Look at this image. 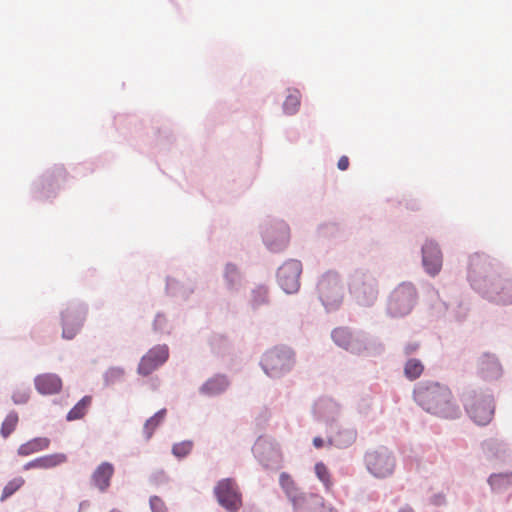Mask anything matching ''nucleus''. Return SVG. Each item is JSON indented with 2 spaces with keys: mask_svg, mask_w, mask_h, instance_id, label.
<instances>
[{
  "mask_svg": "<svg viewBox=\"0 0 512 512\" xmlns=\"http://www.w3.org/2000/svg\"><path fill=\"white\" fill-rule=\"evenodd\" d=\"M348 290L357 306L371 308L379 298V281L369 269L357 268L348 277Z\"/></svg>",
  "mask_w": 512,
  "mask_h": 512,
  "instance_id": "39448f33",
  "label": "nucleus"
},
{
  "mask_svg": "<svg viewBox=\"0 0 512 512\" xmlns=\"http://www.w3.org/2000/svg\"><path fill=\"white\" fill-rule=\"evenodd\" d=\"M78 512H80V510Z\"/></svg>",
  "mask_w": 512,
  "mask_h": 512,
  "instance_id": "4d7b16f0",
  "label": "nucleus"
},
{
  "mask_svg": "<svg viewBox=\"0 0 512 512\" xmlns=\"http://www.w3.org/2000/svg\"><path fill=\"white\" fill-rule=\"evenodd\" d=\"M398 512H412L411 508H401Z\"/></svg>",
  "mask_w": 512,
  "mask_h": 512,
  "instance_id": "5fc2aeb1",
  "label": "nucleus"
},
{
  "mask_svg": "<svg viewBox=\"0 0 512 512\" xmlns=\"http://www.w3.org/2000/svg\"><path fill=\"white\" fill-rule=\"evenodd\" d=\"M430 296V307L437 318H444L450 322L462 324L466 321L470 307L461 299L456 287L433 289Z\"/></svg>",
  "mask_w": 512,
  "mask_h": 512,
  "instance_id": "7ed1b4c3",
  "label": "nucleus"
},
{
  "mask_svg": "<svg viewBox=\"0 0 512 512\" xmlns=\"http://www.w3.org/2000/svg\"><path fill=\"white\" fill-rule=\"evenodd\" d=\"M325 445V440L320 437V436H316L313 438V446L317 449H320L322 447H324Z\"/></svg>",
  "mask_w": 512,
  "mask_h": 512,
  "instance_id": "864d4df0",
  "label": "nucleus"
},
{
  "mask_svg": "<svg viewBox=\"0 0 512 512\" xmlns=\"http://www.w3.org/2000/svg\"><path fill=\"white\" fill-rule=\"evenodd\" d=\"M261 237L271 253H281L288 247L291 238L289 226H263Z\"/></svg>",
  "mask_w": 512,
  "mask_h": 512,
  "instance_id": "f3484780",
  "label": "nucleus"
},
{
  "mask_svg": "<svg viewBox=\"0 0 512 512\" xmlns=\"http://www.w3.org/2000/svg\"><path fill=\"white\" fill-rule=\"evenodd\" d=\"M421 265L430 277H436L443 267V252L433 238H426L421 245Z\"/></svg>",
  "mask_w": 512,
  "mask_h": 512,
  "instance_id": "2eb2a0df",
  "label": "nucleus"
},
{
  "mask_svg": "<svg viewBox=\"0 0 512 512\" xmlns=\"http://www.w3.org/2000/svg\"><path fill=\"white\" fill-rule=\"evenodd\" d=\"M484 456L491 461L507 462L512 459V449L509 444L499 438H489L481 444Z\"/></svg>",
  "mask_w": 512,
  "mask_h": 512,
  "instance_id": "412c9836",
  "label": "nucleus"
},
{
  "mask_svg": "<svg viewBox=\"0 0 512 512\" xmlns=\"http://www.w3.org/2000/svg\"><path fill=\"white\" fill-rule=\"evenodd\" d=\"M312 509H314L315 512H338L332 506L325 505L322 497L321 503H313L312 501H308V503L306 504V510L301 512H311Z\"/></svg>",
  "mask_w": 512,
  "mask_h": 512,
  "instance_id": "c03bdc74",
  "label": "nucleus"
},
{
  "mask_svg": "<svg viewBox=\"0 0 512 512\" xmlns=\"http://www.w3.org/2000/svg\"><path fill=\"white\" fill-rule=\"evenodd\" d=\"M40 469H51L61 465L67 461V456L64 453H54L39 457Z\"/></svg>",
  "mask_w": 512,
  "mask_h": 512,
  "instance_id": "f704fd0d",
  "label": "nucleus"
},
{
  "mask_svg": "<svg viewBox=\"0 0 512 512\" xmlns=\"http://www.w3.org/2000/svg\"><path fill=\"white\" fill-rule=\"evenodd\" d=\"M19 421L18 413L14 410L10 411L2 422L0 434L3 438H8L16 429Z\"/></svg>",
  "mask_w": 512,
  "mask_h": 512,
  "instance_id": "c9c22d12",
  "label": "nucleus"
},
{
  "mask_svg": "<svg viewBox=\"0 0 512 512\" xmlns=\"http://www.w3.org/2000/svg\"><path fill=\"white\" fill-rule=\"evenodd\" d=\"M331 339L336 346L355 355L381 354L385 350L383 343L377 338L371 337L363 330L347 326L334 328L331 331Z\"/></svg>",
  "mask_w": 512,
  "mask_h": 512,
  "instance_id": "20e7f679",
  "label": "nucleus"
},
{
  "mask_svg": "<svg viewBox=\"0 0 512 512\" xmlns=\"http://www.w3.org/2000/svg\"><path fill=\"white\" fill-rule=\"evenodd\" d=\"M424 372V364L420 359L408 358L404 363L403 373L409 381L417 380Z\"/></svg>",
  "mask_w": 512,
  "mask_h": 512,
  "instance_id": "473e14b6",
  "label": "nucleus"
},
{
  "mask_svg": "<svg viewBox=\"0 0 512 512\" xmlns=\"http://www.w3.org/2000/svg\"><path fill=\"white\" fill-rule=\"evenodd\" d=\"M478 373L485 380H497L502 375V366L495 354L483 353L478 360Z\"/></svg>",
  "mask_w": 512,
  "mask_h": 512,
  "instance_id": "b1692460",
  "label": "nucleus"
},
{
  "mask_svg": "<svg viewBox=\"0 0 512 512\" xmlns=\"http://www.w3.org/2000/svg\"><path fill=\"white\" fill-rule=\"evenodd\" d=\"M312 411L315 420L324 423L328 428L338 422L341 406L330 397H321L314 403Z\"/></svg>",
  "mask_w": 512,
  "mask_h": 512,
  "instance_id": "aec40b11",
  "label": "nucleus"
},
{
  "mask_svg": "<svg viewBox=\"0 0 512 512\" xmlns=\"http://www.w3.org/2000/svg\"><path fill=\"white\" fill-rule=\"evenodd\" d=\"M301 273L302 263L297 259H289L278 268L277 283L284 293L292 295L299 291Z\"/></svg>",
  "mask_w": 512,
  "mask_h": 512,
  "instance_id": "4468645a",
  "label": "nucleus"
},
{
  "mask_svg": "<svg viewBox=\"0 0 512 512\" xmlns=\"http://www.w3.org/2000/svg\"><path fill=\"white\" fill-rule=\"evenodd\" d=\"M413 398L430 414L450 419H455L460 414L459 406L445 384L432 380L419 381L414 387Z\"/></svg>",
  "mask_w": 512,
  "mask_h": 512,
  "instance_id": "f03ea898",
  "label": "nucleus"
},
{
  "mask_svg": "<svg viewBox=\"0 0 512 512\" xmlns=\"http://www.w3.org/2000/svg\"><path fill=\"white\" fill-rule=\"evenodd\" d=\"M88 305L78 299L68 301L60 310L62 338L73 340L84 327L88 315Z\"/></svg>",
  "mask_w": 512,
  "mask_h": 512,
  "instance_id": "1a4fd4ad",
  "label": "nucleus"
},
{
  "mask_svg": "<svg viewBox=\"0 0 512 512\" xmlns=\"http://www.w3.org/2000/svg\"><path fill=\"white\" fill-rule=\"evenodd\" d=\"M31 469H40L39 457L24 464V466H23L24 471L31 470Z\"/></svg>",
  "mask_w": 512,
  "mask_h": 512,
  "instance_id": "3c124183",
  "label": "nucleus"
},
{
  "mask_svg": "<svg viewBox=\"0 0 512 512\" xmlns=\"http://www.w3.org/2000/svg\"><path fill=\"white\" fill-rule=\"evenodd\" d=\"M462 401L467 414L476 424L487 425L492 420L495 405L491 393L467 390L463 393Z\"/></svg>",
  "mask_w": 512,
  "mask_h": 512,
  "instance_id": "6e6552de",
  "label": "nucleus"
},
{
  "mask_svg": "<svg viewBox=\"0 0 512 512\" xmlns=\"http://www.w3.org/2000/svg\"><path fill=\"white\" fill-rule=\"evenodd\" d=\"M314 469L318 479L324 484L326 488H328L331 485V481L327 466L323 462H317Z\"/></svg>",
  "mask_w": 512,
  "mask_h": 512,
  "instance_id": "79ce46f5",
  "label": "nucleus"
},
{
  "mask_svg": "<svg viewBox=\"0 0 512 512\" xmlns=\"http://www.w3.org/2000/svg\"><path fill=\"white\" fill-rule=\"evenodd\" d=\"M25 483L23 477L18 476L10 480L3 488L0 501H5L14 495Z\"/></svg>",
  "mask_w": 512,
  "mask_h": 512,
  "instance_id": "e433bc0d",
  "label": "nucleus"
},
{
  "mask_svg": "<svg viewBox=\"0 0 512 512\" xmlns=\"http://www.w3.org/2000/svg\"><path fill=\"white\" fill-rule=\"evenodd\" d=\"M149 482H150V484L156 485V486L163 485V484L168 483V476L166 475L164 470L160 469V470L154 471L149 476Z\"/></svg>",
  "mask_w": 512,
  "mask_h": 512,
  "instance_id": "49530a36",
  "label": "nucleus"
},
{
  "mask_svg": "<svg viewBox=\"0 0 512 512\" xmlns=\"http://www.w3.org/2000/svg\"><path fill=\"white\" fill-rule=\"evenodd\" d=\"M229 386L230 381L225 374H216L199 387V393L207 397H215L223 394Z\"/></svg>",
  "mask_w": 512,
  "mask_h": 512,
  "instance_id": "bb28decb",
  "label": "nucleus"
},
{
  "mask_svg": "<svg viewBox=\"0 0 512 512\" xmlns=\"http://www.w3.org/2000/svg\"><path fill=\"white\" fill-rule=\"evenodd\" d=\"M337 166L342 171L347 170L349 167V158L347 156L340 157Z\"/></svg>",
  "mask_w": 512,
  "mask_h": 512,
  "instance_id": "603ef678",
  "label": "nucleus"
},
{
  "mask_svg": "<svg viewBox=\"0 0 512 512\" xmlns=\"http://www.w3.org/2000/svg\"><path fill=\"white\" fill-rule=\"evenodd\" d=\"M33 381L36 391L43 396L59 394L63 387V381L56 373L38 374Z\"/></svg>",
  "mask_w": 512,
  "mask_h": 512,
  "instance_id": "4be33fe9",
  "label": "nucleus"
},
{
  "mask_svg": "<svg viewBox=\"0 0 512 512\" xmlns=\"http://www.w3.org/2000/svg\"><path fill=\"white\" fill-rule=\"evenodd\" d=\"M211 349L216 354H223L228 347V339L222 334H213L209 338Z\"/></svg>",
  "mask_w": 512,
  "mask_h": 512,
  "instance_id": "a19ab883",
  "label": "nucleus"
},
{
  "mask_svg": "<svg viewBox=\"0 0 512 512\" xmlns=\"http://www.w3.org/2000/svg\"><path fill=\"white\" fill-rule=\"evenodd\" d=\"M194 443L192 440H184L172 445L171 453L177 459L186 458L193 449Z\"/></svg>",
  "mask_w": 512,
  "mask_h": 512,
  "instance_id": "4c0bfd02",
  "label": "nucleus"
},
{
  "mask_svg": "<svg viewBox=\"0 0 512 512\" xmlns=\"http://www.w3.org/2000/svg\"><path fill=\"white\" fill-rule=\"evenodd\" d=\"M31 395V388L29 385H21L15 388L12 392L11 399L16 405H24L26 404Z\"/></svg>",
  "mask_w": 512,
  "mask_h": 512,
  "instance_id": "58836bf2",
  "label": "nucleus"
},
{
  "mask_svg": "<svg viewBox=\"0 0 512 512\" xmlns=\"http://www.w3.org/2000/svg\"><path fill=\"white\" fill-rule=\"evenodd\" d=\"M149 506H150L151 512H168L166 504L157 495L150 496Z\"/></svg>",
  "mask_w": 512,
  "mask_h": 512,
  "instance_id": "a18cd8bd",
  "label": "nucleus"
},
{
  "mask_svg": "<svg viewBox=\"0 0 512 512\" xmlns=\"http://www.w3.org/2000/svg\"><path fill=\"white\" fill-rule=\"evenodd\" d=\"M169 358V348L166 344H158L149 349L144 354L137 366V374L142 377H148Z\"/></svg>",
  "mask_w": 512,
  "mask_h": 512,
  "instance_id": "a211bd4d",
  "label": "nucleus"
},
{
  "mask_svg": "<svg viewBox=\"0 0 512 512\" xmlns=\"http://www.w3.org/2000/svg\"><path fill=\"white\" fill-rule=\"evenodd\" d=\"M418 298L417 288L412 282H401L386 298L385 315L390 319L408 316L417 305Z\"/></svg>",
  "mask_w": 512,
  "mask_h": 512,
  "instance_id": "423d86ee",
  "label": "nucleus"
},
{
  "mask_svg": "<svg viewBox=\"0 0 512 512\" xmlns=\"http://www.w3.org/2000/svg\"><path fill=\"white\" fill-rule=\"evenodd\" d=\"M300 106V93L297 90H294L290 93L283 104V109L287 114H294L298 111Z\"/></svg>",
  "mask_w": 512,
  "mask_h": 512,
  "instance_id": "ea45409f",
  "label": "nucleus"
},
{
  "mask_svg": "<svg viewBox=\"0 0 512 512\" xmlns=\"http://www.w3.org/2000/svg\"><path fill=\"white\" fill-rule=\"evenodd\" d=\"M279 484L284 490L289 501L292 503L295 511H305L308 501H312L313 503H321V496L313 493L301 492L297 488L294 480L286 472H282L280 474Z\"/></svg>",
  "mask_w": 512,
  "mask_h": 512,
  "instance_id": "dca6fc26",
  "label": "nucleus"
},
{
  "mask_svg": "<svg viewBox=\"0 0 512 512\" xmlns=\"http://www.w3.org/2000/svg\"><path fill=\"white\" fill-rule=\"evenodd\" d=\"M420 348V342L418 341H409L404 344L402 353L405 357L411 358L413 354H415Z\"/></svg>",
  "mask_w": 512,
  "mask_h": 512,
  "instance_id": "de8ad7c7",
  "label": "nucleus"
},
{
  "mask_svg": "<svg viewBox=\"0 0 512 512\" xmlns=\"http://www.w3.org/2000/svg\"><path fill=\"white\" fill-rule=\"evenodd\" d=\"M317 294L327 313L337 311L344 299V287L335 271L325 272L317 282Z\"/></svg>",
  "mask_w": 512,
  "mask_h": 512,
  "instance_id": "9d476101",
  "label": "nucleus"
},
{
  "mask_svg": "<svg viewBox=\"0 0 512 512\" xmlns=\"http://www.w3.org/2000/svg\"><path fill=\"white\" fill-rule=\"evenodd\" d=\"M195 289L196 284L191 280L180 281L172 276H166L165 278V293L169 297L187 301L195 292Z\"/></svg>",
  "mask_w": 512,
  "mask_h": 512,
  "instance_id": "5701e85b",
  "label": "nucleus"
},
{
  "mask_svg": "<svg viewBox=\"0 0 512 512\" xmlns=\"http://www.w3.org/2000/svg\"><path fill=\"white\" fill-rule=\"evenodd\" d=\"M296 353L287 345H276L261 356L259 365L271 379H280L295 367Z\"/></svg>",
  "mask_w": 512,
  "mask_h": 512,
  "instance_id": "0eeeda50",
  "label": "nucleus"
},
{
  "mask_svg": "<svg viewBox=\"0 0 512 512\" xmlns=\"http://www.w3.org/2000/svg\"><path fill=\"white\" fill-rule=\"evenodd\" d=\"M50 439L47 437H35L26 443L21 444L17 449L19 456H29L31 454L46 450L50 446Z\"/></svg>",
  "mask_w": 512,
  "mask_h": 512,
  "instance_id": "c756f323",
  "label": "nucleus"
},
{
  "mask_svg": "<svg viewBox=\"0 0 512 512\" xmlns=\"http://www.w3.org/2000/svg\"><path fill=\"white\" fill-rule=\"evenodd\" d=\"M269 289L264 284L256 285L250 293L249 305L253 311L258 310L262 306L269 305Z\"/></svg>",
  "mask_w": 512,
  "mask_h": 512,
  "instance_id": "7c9ffc66",
  "label": "nucleus"
},
{
  "mask_svg": "<svg viewBox=\"0 0 512 512\" xmlns=\"http://www.w3.org/2000/svg\"><path fill=\"white\" fill-rule=\"evenodd\" d=\"M114 465L110 462L99 464L91 475V483L100 492H106L111 485V479L114 475Z\"/></svg>",
  "mask_w": 512,
  "mask_h": 512,
  "instance_id": "a878e982",
  "label": "nucleus"
},
{
  "mask_svg": "<svg viewBox=\"0 0 512 512\" xmlns=\"http://www.w3.org/2000/svg\"><path fill=\"white\" fill-rule=\"evenodd\" d=\"M371 408V400L368 397L362 398L357 405L358 412L363 415L367 416Z\"/></svg>",
  "mask_w": 512,
  "mask_h": 512,
  "instance_id": "09e8293b",
  "label": "nucleus"
},
{
  "mask_svg": "<svg viewBox=\"0 0 512 512\" xmlns=\"http://www.w3.org/2000/svg\"><path fill=\"white\" fill-rule=\"evenodd\" d=\"M153 330L157 333H166L168 332V321L166 316L162 312H158L155 315L153 321Z\"/></svg>",
  "mask_w": 512,
  "mask_h": 512,
  "instance_id": "37998d69",
  "label": "nucleus"
},
{
  "mask_svg": "<svg viewBox=\"0 0 512 512\" xmlns=\"http://www.w3.org/2000/svg\"><path fill=\"white\" fill-rule=\"evenodd\" d=\"M430 502H431V504H433L435 506H442L445 504V496L441 493L434 494L430 498Z\"/></svg>",
  "mask_w": 512,
  "mask_h": 512,
  "instance_id": "8fccbe9b",
  "label": "nucleus"
},
{
  "mask_svg": "<svg viewBox=\"0 0 512 512\" xmlns=\"http://www.w3.org/2000/svg\"><path fill=\"white\" fill-rule=\"evenodd\" d=\"M327 444L338 449H345L352 446L357 439V429L350 425H343L339 422L326 428Z\"/></svg>",
  "mask_w": 512,
  "mask_h": 512,
  "instance_id": "6ab92c4d",
  "label": "nucleus"
},
{
  "mask_svg": "<svg viewBox=\"0 0 512 512\" xmlns=\"http://www.w3.org/2000/svg\"><path fill=\"white\" fill-rule=\"evenodd\" d=\"M467 281L482 299L498 306L512 305V278L500 263L485 253H473L468 258Z\"/></svg>",
  "mask_w": 512,
  "mask_h": 512,
  "instance_id": "f257e3e1",
  "label": "nucleus"
},
{
  "mask_svg": "<svg viewBox=\"0 0 512 512\" xmlns=\"http://www.w3.org/2000/svg\"><path fill=\"white\" fill-rule=\"evenodd\" d=\"M223 282L230 294H237L244 286V275L241 269L234 263L228 262L223 269Z\"/></svg>",
  "mask_w": 512,
  "mask_h": 512,
  "instance_id": "393cba45",
  "label": "nucleus"
},
{
  "mask_svg": "<svg viewBox=\"0 0 512 512\" xmlns=\"http://www.w3.org/2000/svg\"><path fill=\"white\" fill-rule=\"evenodd\" d=\"M167 414V410L165 408L158 410L153 416L148 418L145 421L143 427V433L146 440L151 439L154 431L160 426V424L164 421Z\"/></svg>",
  "mask_w": 512,
  "mask_h": 512,
  "instance_id": "72a5a7b5",
  "label": "nucleus"
},
{
  "mask_svg": "<svg viewBox=\"0 0 512 512\" xmlns=\"http://www.w3.org/2000/svg\"><path fill=\"white\" fill-rule=\"evenodd\" d=\"M128 377L125 367L120 365H111L102 374V384L105 388H113L122 385Z\"/></svg>",
  "mask_w": 512,
  "mask_h": 512,
  "instance_id": "cd10ccee",
  "label": "nucleus"
},
{
  "mask_svg": "<svg viewBox=\"0 0 512 512\" xmlns=\"http://www.w3.org/2000/svg\"><path fill=\"white\" fill-rule=\"evenodd\" d=\"M109 512H122V511H120L118 509H111Z\"/></svg>",
  "mask_w": 512,
  "mask_h": 512,
  "instance_id": "6e6d98bb",
  "label": "nucleus"
},
{
  "mask_svg": "<svg viewBox=\"0 0 512 512\" xmlns=\"http://www.w3.org/2000/svg\"><path fill=\"white\" fill-rule=\"evenodd\" d=\"M363 460L367 471L377 479L390 477L396 467V457L386 446L368 449Z\"/></svg>",
  "mask_w": 512,
  "mask_h": 512,
  "instance_id": "9b49d317",
  "label": "nucleus"
},
{
  "mask_svg": "<svg viewBox=\"0 0 512 512\" xmlns=\"http://www.w3.org/2000/svg\"><path fill=\"white\" fill-rule=\"evenodd\" d=\"M487 482L493 492L505 493L512 489V472L492 473Z\"/></svg>",
  "mask_w": 512,
  "mask_h": 512,
  "instance_id": "c85d7f7f",
  "label": "nucleus"
},
{
  "mask_svg": "<svg viewBox=\"0 0 512 512\" xmlns=\"http://www.w3.org/2000/svg\"><path fill=\"white\" fill-rule=\"evenodd\" d=\"M252 453L265 469L277 470L281 467L282 454L279 445L270 437L260 436L252 447Z\"/></svg>",
  "mask_w": 512,
  "mask_h": 512,
  "instance_id": "f8f14e48",
  "label": "nucleus"
},
{
  "mask_svg": "<svg viewBox=\"0 0 512 512\" xmlns=\"http://www.w3.org/2000/svg\"><path fill=\"white\" fill-rule=\"evenodd\" d=\"M92 403V396H83L66 414V420L71 422L82 419Z\"/></svg>",
  "mask_w": 512,
  "mask_h": 512,
  "instance_id": "2f4dec72",
  "label": "nucleus"
},
{
  "mask_svg": "<svg viewBox=\"0 0 512 512\" xmlns=\"http://www.w3.org/2000/svg\"><path fill=\"white\" fill-rule=\"evenodd\" d=\"M214 495L218 504L227 512H238L242 506V495L232 478H224L214 487Z\"/></svg>",
  "mask_w": 512,
  "mask_h": 512,
  "instance_id": "ddd939ff",
  "label": "nucleus"
}]
</instances>
